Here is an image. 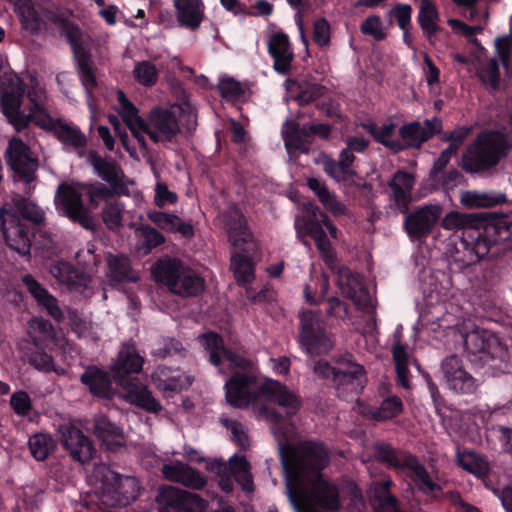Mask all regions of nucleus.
Listing matches in <instances>:
<instances>
[{
  "mask_svg": "<svg viewBox=\"0 0 512 512\" xmlns=\"http://www.w3.org/2000/svg\"><path fill=\"white\" fill-rule=\"evenodd\" d=\"M444 230H462L450 253L452 271L460 272L484 258H497L512 249V220L490 212H448L440 222Z\"/></svg>",
  "mask_w": 512,
  "mask_h": 512,
  "instance_id": "f257e3e1",
  "label": "nucleus"
},
{
  "mask_svg": "<svg viewBox=\"0 0 512 512\" xmlns=\"http://www.w3.org/2000/svg\"><path fill=\"white\" fill-rule=\"evenodd\" d=\"M280 460L287 494L297 512H305L300 489L308 482H311V496L318 506L329 511L341 508L338 487L322 475V470L329 463L328 451L322 443L305 440L297 444H282Z\"/></svg>",
  "mask_w": 512,
  "mask_h": 512,
  "instance_id": "f03ea898",
  "label": "nucleus"
},
{
  "mask_svg": "<svg viewBox=\"0 0 512 512\" xmlns=\"http://www.w3.org/2000/svg\"><path fill=\"white\" fill-rule=\"evenodd\" d=\"M313 371L333 387L338 397L344 400L358 397L368 382L364 366L358 363L355 356L349 352L334 355L330 361L318 360Z\"/></svg>",
  "mask_w": 512,
  "mask_h": 512,
  "instance_id": "7ed1b4c3",
  "label": "nucleus"
},
{
  "mask_svg": "<svg viewBox=\"0 0 512 512\" xmlns=\"http://www.w3.org/2000/svg\"><path fill=\"white\" fill-rule=\"evenodd\" d=\"M512 149L510 138L495 130L480 132L462 155V168L470 174L492 170Z\"/></svg>",
  "mask_w": 512,
  "mask_h": 512,
  "instance_id": "20e7f679",
  "label": "nucleus"
},
{
  "mask_svg": "<svg viewBox=\"0 0 512 512\" xmlns=\"http://www.w3.org/2000/svg\"><path fill=\"white\" fill-rule=\"evenodd\" d=\"M375 459L395 470H408L407 476L415 484L418 491L436 500L444 498L442 486L433 481L426 467L417 456L410 452H398L391 444L375 443L373 446Z\"/></svg>",
  "mask_w": 512,
  "mask_h": 512,
  "instance_id": "39448f33",
  "label": "nucleus"
},
{
  "mask_svg": "<svg viewBox=\"0 0 512 512\" xmlns=\"http://www.w3.org/2000/svg\"><path fill=\"white\" fill-rule=\"evenodd\" d=\"M55 22L59 24L61 34L70 44L79 80L90 98L94 89L98 87L96 68L91 53L93 40L90 35L69 20L57 17Z\"/></svg>",
  "mask_w": 512,
  "mask_h": 512,
  "instance_id": "423d86ee",
  "label": "nucleus"
},
{
  "mask_svg": "<svg viewBox=\"0 0 512 512\" xmlns=\"http://www.w3.org/2000/svg\"><path fill=\"white\" fill-rule=\"evenodd\" d=\"M152 275L157 283L181 297L197 296L204 290V280L177 258L157 260Z\"/></svg>",
  "mask_w": 512,
  "mask_h": 512,
  "instance_id": "0eeeda50",
  "label": "nucleus"
},
{
  "mask_svg": "<svg viewBox=\"0 0 512 512\" xmlns=\"http://www.w3.org/2000/svg\"><path fill=\"white\" fill-rule=\"evenodd\" d=\"M465 351L472 355L479 354V360L490 367L508 373L509 350L492 332L485 329H475L464 337Z\"/></svg>",
  "mask_w": 512,
  "mask_h": 512,
  "instance_id": "6e6552de",
  "label": "nucleus"
},
{
  "mask_svg": "<svg viewBox=\"0 0 512 512\" xmlns=\"http://www.w3.org/2000/svg\"><path fill=\"white\" fill-rule=\"evenodd\" d=\"M93 246L87 250H80L76 254V260L81 269L74 267L71 263L63 260L55 261L50 265L49 273L69 290L81 291L85 289L91 278L89 272L96 266L97 260Z\"/></svg>",
  "mask_w": 512,
  "mask_h": 512,
  "instance_id": "1a4fd4ad",
  "label": "nucleus"
},
{
  "mask_svg": "<svg viewBox=\"0 0 512 512\" xmlns=\"http://www.w3.org/2000/svg\"><path fill=\"white\" fill-rule=\"evenodd\" d=\"M179 112V107L156 106L146 119L137 117V124L154 143L172 142L180 133Z\"/></svg>",
  "mask_w": 512,
  "mask_h": 512,
  "instance_id": "9d476101",
  "label": "nucleus"
},
{
  "mask_svg": "<svg viewBox=\"0 0 512 512\" xmlns=\"http://www.w3.org/2000/svg\"><path fill=\"white\" fill-rule=\"evenodd\" d=\"M443 208L440 204H424L404 213L403 229L412 241H424L440 221Z\"/></svg>",
  "mask_w": 512,
  "mask_h": 512,
  "instance_id": "9b49d317",
  "label": "nucleus"
},
{
  "mask_svg": "<svg viewBox=\"0 0 512 512\" xmlns=\"http://www.w3.org/2000/svg\"><path fill=\"white\" fill-rule=\"evenodd\" d=\"M0 237L20 256H30V227L16 212L0 209Z\"/></svg>",
  "mask_w": 512,
  "mask_h": 512,
  "instance_id": "f8f14e48",
  "label": "nucleus"
},
{
  "mask_svg": "<svg viewBox=\"0 0 512 512\" xmlns=\"http://www.w3.org/2000/svg\"><path fill=\"white\" fill-rule=\"evenodd\" d=\"M300 343L310 355L327 353L331 347L324 322L313 311H306L300 318Z\"/></svg>",
  "mask_w": 512,
  "mask_h": 512,
  "instance_id": "ddd939ff",
  "label": "nucleus"
},
{
  "mask_svg": "<svg viewBox=\"0 0 512 512\" xmlns=\"http://www.w3.org/2000/svg\"><path fill=\"white\" fill-rule=\"evenodd\" d=\"M157 501L159 512H203L207 507L199 495L171 486L160 491Z\"/></svg>",
  "mask_w": 512,
  "mask_h": 512,
  "instance_id": "4468645a",
  "label": "nucleus"
},
{
  "mask_svg": "<svg viewBox=\"0 0 512 512\" xmlns=\"http://www.w3.org/2000/svg\"><path fill=\"white\" fill-rule=\"evenodd\" d=\"M444 379L448 388L459 395H473L477 392L480 382L463 367L457 355L446 357L441 364Z\"/></svg>",
  "mask_w": 512,
  "mask_h": 512,
  "instance_id": "2eb2a0df",
  "label": "nucleus"
},
{
  "mask_svg": "<svg viewBox=\"0 0 512 512\" xmlns=\"http://www.w3.org/2000/svg\"><path fill=\"white\" fill-rule=\"evenodd\" d=\"M441 132L442 122L438 118L425 119L423 123L419 121L405 123L398 130L400 152L407 149H419L425 142Z\"/></svg>",
  "mask_w": 512,
  "mask_h": 512,
  "instance_id": "dca6fc26",
  "label": "nucleus"
},
{
  "mask_svg": "<svg viewBox=\"0 0 512 512\" xmlns=\"http://www.w3.org/2000/svg\"><path fill=\"white\" fill-rule=\"evenodd\" d=\"M257 379L254 375L236 372L225 383V397L229 405L246 408L256 401Z\"/></svg>",
  "mask_w": 512,
  "mask_h": 512,
  "instance_id": "f3484780",
  "label": "nucleus"
},
{
  "mask_svg": "<svg viewBox=\"0 0 512 512\" xmlns=\"http://www.w3.org/2000/svg\"><path fill=\"white\" fill-rule=\"evenodd\" d=\"M55 204L70 220L79 223L84 228H89L91 218L83 203L81 192L75 187L67 183H60L55 195Z\"/></svg>",
  "mask_w": 512,
  "mask_h": 512,
  "instance_id": "a211bd4d",
  "label": "nucleus"
},
{
  "mask_svg": "<svg viewBox=\"0 0 512 512\" xmlns=\"http://www.w3.org/2000/svg\"><path fill=\"white\" fill-rule=\"evenodd\" d=\"M7 163L13 172L25 184L30 185L36 179L38 162L30 156L29 147L21 139H12L7 149Z\"/></svg>",
  "mask_w": 512,
  "mask_h": 512,
  "instance_id": "6ab92c4d",
  "label": "nucleus"
},
{
  "mask_svg": "<svg viewBox=\"0 0 512 512\" xmlns=\"http://www.w3.org/2000/svg\"><path fill=\"white\" fill-rule=\"evenodd\" d=\"M204 337L206 350L209 351V361L212 365L220 366L223 361H228L229 367L232 369L252 370L253 362L231 348L226 347L223 338L218 333L209 332Z\"/></svg>",
  "mask_w": 512,
  "mask_h": 512,
  "instance_id": "aec40b11",
  "label": "nucleus"
},
{
  "mask_svg": "<svg viewBox=\"0 0 512 512\" xmlns=\"http://www.w3.org/2000/svg\"><path fill=\"white\" fill-rule=\"evenodd\" d=\"M61 443L70 456L79 463H87L96 450L91 439L73 424H64L59 429Z\"/></svg>",
  "mask_w": 512,
  "mask_h": 512,
  "instance_id": "412c9836",
  "label": "nucleus"
},
{
  "mask_svg": "<svg viewBox=\"0 0 512 512\" xmlns=\"http://www.w3.org/2000/svg\"><path fill=\"white\" fill-rule=\"evenodd\" d=\"M138 480L132 476L111 473V478L103 482V492L111 497L114 505L126 506L135 501L140 495Z\"/></svg>",
  "mask_w": 512,
  "mask_h": 512,
  "instance_id": "4be33fe9",
  "label": "nucleus"
},
{
  "mask_svg": "<svg viewBox=\"0 0 512 512\" xmlns=\"http://www.w3.org/2000/svg\"><path fill=\"white\" fill-rule=\"evenodd\" d=\"M87 161L101 180L112 188L118 189L120 193L129 194L128 187L124 182L125 174L115 159L104 158L97 151L90 150Z\"/></svg>",
  "mask_w": 512,
  "mask_h": 512,
  "instance_id": "5701e85b",
  "label": "nucleus"
},
{
  "mask_svg": "<svg viewBox=\"0 0 512 512\" xmlns=\"http://www.w3.org/2000/svg\"><path fill=\"white\" fill-rule=\"evenodd\" d=\"M144 364V357L139 354L133 342L122 343L117 359L111 369L114 373L117 384L122 385L131 374L141 372Z\"/></svg>",
  "mask_w": 512,
  "mask_h": 512,
  "instance_id": "b1692460",
  "label": "nucleus"
},
{
  "mask_svg": "<svg viewBox=\"0 0 512 512\" xmlns=\"http://www.w3.org/2000/svg\"><path fill=\"white\" fill-rule=\"evenodd\" d=\"M229 239L233 247L245 252H253L255 243L250 233L242 211L237 207H231L225 215Z\"/></svg>",
  "mask_w": 512,
  "mask_h": 512,
  "instance_id": "393cba45",
  "label": "nucleus"
},
{
  "mask_svg": "<svg viewBox=\"0 0 512 512\" xmlns=\"http://www.w3.org/2000/svg\"><path fill=\"white\" fill-rule=\"evenodd\" d=\"M22 281L37 305L45 309L54 321L61 323L64 320V314L56 297L30 274L25 275Z\"/></svg>",
  "mask_w": 512,
  "mask_h": 512,
  "instance_id": "a878e982",
  "label": "nucleus"
},
{
  "mask_svg": "<svg viewBox=\"0 0 512 512\" xmlns=\"http://www.w3.org/2000/svg\"><path fill=\"white\" fill-rule=\"evenodd\" d=\"M121 386L125 398L131 404L152 413H157L162 409L152 392L138 378L127 379Z\"/></svg>",
  "mask_w": 512,
  "mask_h": 512,
  "instance_id": "bb28decb",
  "label": "nucleus"
},
{
  "mask_svg": "<svg viewBox=\"0 0 512 512\" xmlns=\"http://www.w3.org/2000/svg\"><path fill=\"white\" fill-rule=\"evenodd\" d=\"M162 473L166 479L195 490H200L207 484L206 478L197 469L182 462L163 465Z\"/></svg>",
  "mask_w": 512,
  "mask_h": 512,
  "instance_id": "cd10ccee",
  "label": "nucleus"
},
{
  "mask_svg": "<svg viewBox=\"0 0 512 512\" xmlns=\"http://www.w3.org/2000/svg\"><path fill=\"white\" fill-rule=\"evenodd\" d=\"M176 18L179 25L185 29L196 31L205 18L203 0H174Z\"/></svg>",
  "mask_w": 512,
  "mask_h": 512,
  "instance_id": "c85d7f7f",
  "label": "nucleus"
},
{
  "mask_svg": "<svg viewBox=\"0 0 512 512\" xmlns=\"http://www.w3.org/2000/svg\"><path fill=\"white\" fill-rule=\"evenodd\" d=\"M81 383L97 398L110 399L113 394L112 381L108 372L92 365L80 376Z\"/></svg>",
  "mask_w": 512,
  "mask_h": 512,
  "instance_id": "c756f323",
  "label": "nucleus"
},
{
  "mask_svg": "<svg viewBox=\"0 0 512 512\" xmlns=\"http://www.w3.org/2000/svg\"><path fill=\"white\" fill-rule=\"evenodd\" d=\"M304 228L306 233L314 240L316 248L318 249L322 260L330 267L338 261L336 252L328 239L321 223L313 217L304 218Z\"/></svg>",
  "mask_w": 512,
  "mask_h": 512,
  "instance_id": "7c9ffc66",
  "label": "nucleus"
},
{
  "mask_svg": "<svg viewBox=\"0 0 512 512\" xmlns=\"http://www.w3.org/2000/svg\"><path fill=\"white\" fill-rule=\"evenodd\" d=\"M268 52L274 60V69L281 74L288 73L293 59L288 35L283 32L273 34L268 42Z\"/></svg>",
  "mask_w": 512,
  "mask_h": 512,
  "instance_id": "2f4dec72",
  "label": "nucleus"
},
{
  "mask_svg": "<svg viewBox=\"0 0 512 512\" xmlns=\"http://www.w3.org/2000/svg\"><path fill=\"white\" fill-rule=\"evenodd\" d=\"M152 380L157 389L164 393H178L187 388L190 383L180 370L159 365L152 374Z\"/></svg>",
  "mask_w": 512,
  "mask_h": 512,
  "instance_id": "473e14b6",
  "label": "nucleus"
},
{
  "mask_svg": "<svg viewBox=\"0 0 512 512\" xmlns=\"http://www.w3.org/2000/svg\"><path fill=\"white\" fill-rule=\"evenodd\" d=\"M360 127L364 129L376 143L381 144L391 153H400V140L392 138L396 130V124L394 122L384 123L382 126H378L375 121L369 119L361 122Z\"/></svg>",
  "mask_w": 512,
  "mask_h": 512,
  "instance_id": "72a5a7b5",
  "label": "nucleus"
},
{
  "mask_svg": "<svg viewBox=\"0 0 512 512\" xmlns=\"http://www.w3.org/2000/svg\"><path fill=\"white\" fill-rule=\"evenodd\" d=\"M147 216L161 230L170 233L178 232L185 238H191L194 235L193 226L188 222L182 221L175 214L154 210L149 211Z\"/></svg>",
  "mask_w": 512,
  "mask_h": 512,
  "instance_id": "f704fd0d",
  "label": "nucleus"
},
{
  "mask_svg": "<svg viewBox=\"0 0 512 512\" xmlns=\"http://www.w3.org/2000/svg\"><path fill=\"white\" fill-rule=\"evenodd\" d=\"M53 135L65 147L79 151V156H83V150L87 146V137L76 125H71L59 119Z\"/></svg>",
  "mask_w": 512,
  "mask_h": 512,
  "instance_id": "c9c22d12",
  "label": "nucleus"
},
{
  "mask_svg": "<svg viewBox=\"0 0 512 512\" xmlns=\"http://www.w3.org/2000/svg\"><path fill=\"white\" fill-rule=\"evenodd\" d=\"M230 262V268L239 286L246 287L254 281L256 264L250 255L233 253Z\"/></svg>",
  "mask_w": 512,
  "mask_h": 512,
  "instance_id": "e433bc0d",
  "label": "nucleus"
},
{
  "mask_svg": "<svg viewBox=\"0 0 512 512\" xmlns=\"http://www.w3.org/2000/svg\"><path fill=\"white\" fill-rule=\"evenodd\" d=\"M336 276V284L344 297L352 296L355 292H359L361 285V277L357 273H353L350 268L340 265L339 261L328 267Z\"/></svg>",
  "mask_w": 512,
  "mask_h": 512,
  "instance_id": "4c0bfd02",
  "label": "nucleus"
},
{
  "mask_svg": "<svg viewBox=\"0 0 512 512\" xmlns=\"http://www.w3.org/2000/svg\"><path fill=\"white\" fill-rule=\"evenodd\" d=\"M263 393L278 405L288 408L289 414L294 415L300 407L299 399L278 381H273L263 387Z\"/></svg>",
  "mask_w": 512,
  "mask_h": 512,
  "instance_id": "58836bf2",
  "label": "nucleus"
},
{
  "mask_svg": "<svg viewBox=\"0 0 512 512\" xmlns=\"http://www.w3.org/2000/svg\"><path fill=\"white\" fill-rule=\"evenodd\" d=\"M404 410V405L400 397L391 395L384 398L379 406H370L366 415L375 421L385 422L398 417Z\"/></svg>",
  "mask_w": 512,
  "mask_h": 512,
  "instance_id": "ea45409f",
  "label": "nucleus"
},
{
  "mask_svg": "<svg viewBox=\"0 0 512 512\" xmlns=\"http://www.w3.org/2000/svg\"><path fill=\"white\" fill-rule=\"evenodd\" d=\"M15 11L25 30L32 34L40 31L43 20L31 0H15Z\"/></svg>",
  "mask_w": 512,
  "mask_h": 512,
  "instance_id": "a19ab883",
  "label": "nucleus"
},
{
  "mask_svg": "<svg viewBox=\"0 0 512 512\" xmlns=\"http://www.w3.org/2000/svg\"><path fill=\"white\" fill-rule=\"evenodd\" d=\"M108 277L111 282H136L138 277L133 275L130 260L125 255L112 256L108 260Z\"/></svg>",
  "mask_w": 512,
  "mask_h": 512,
  "instance_id": "79ce46f5",
  "label": "nucleus"
},
{
  "mask_svg": "<svg viewBox=\"0 0 512 512\" xmlns=\"http://www.w3.org/2000/svg\"><path fill=\"white\" fill-rule=\"evenodd\" d=\"M308 187L316 194L322 205L330 212L336 215L344 213L345 207L339 202L336 196L329 191L326 184L317 179L309 178L307 181Z\"/></svg>",
  "mask_w": 512,
  "mask_h": 512,
  "instance_id": "37998d69",
  "label": "nucleus"
},
{
  "mask_svg": "<svg viewBox=\"0 0 512 512\" xmlns=\"http://www.w3.org/2000/svg\"><path fill=\"white\" fill-rule=\"evenodd\" d=\"M506 201V195L503 193L466 191L461 195V203L467 208L493 207Z\"/></svg>",
  "mask_w": 512,
  "mask_h": 512,
  "instance_id": "c03bdc74",
  "label": "nucleus"
},
{
  "mask_svg": "<svg viewBox=\"0 0 512 512\" xmlns=\"http://www.w3.org/2000/svg\"><path fill=\"white\" fill-rule=\"evenodd\" d=\"M439 19V13L433 2L427 0L421 1L417 21L423 31V34L431 39L439 30L436 22Z\"/></svg>",
  "mask_w": 512,
  "mask_h": 512,
  "instance_id": "a18cd8bd",
  "label": "nucleus"
},
{
  "mask_svg": "<svg viewBox=\"0 0 512 512\" xmlns=\"http://www.w3.org/2000/svg\"><path fill=\"white\" fill-rule=\"evenodd\" d=\"M94 434L107 447L122 446V443L116 440L122 434L121 429L112 423L106 416H99L94 421Z\"/></svg>",
  "mask_w": 512,
  "mask_h": 512,
  "instance_id": "49530a36",
  "label": "nucleus"
},
{
  "mask_svg": "<svg viewBox=\"0 0 512 512\" xmlns=\"http://www.w3.org/2000/svg\"><path fill=\"white\" fill-rule=\"evenodd\" d=\"M31 455L37 461H44L56 448L53 437L46 433H36L28 441Z\"/></svg>",
  "mask_w": 512,
  "mask_h": 512,
  "instance_id": "de8ad7c7",
  "label": "nucleus"
},
{
  "mask_svg": "<svg viewBox=\"0 0 512 512\" xmlns=\"http://www.w3.org/2000/svg\"><path fill=\"white\" fill-rule=\"evenodd\" d=\"M84 188L86 189L88 201L92 208H97L101 201L107 202L114 196L125 195L124 193H120L118 189H114L109 185L106 186L100 182L85 184Z\"/></svg>",
  "mask_w": 512,
  "mask_h": 512,
  "instance_id": "09e8293b",
  "label": "nucleus"
},
{
  "mask_svg": "<svg viewBox=\"0 0 512 512\" xmlns=\"http://www.w3.org/2000/svg\"><path fill=\"white\" fill-rule=\"evenodd\" d=\"M14 206L17 212L20 213L23 221L27 220L35 225H39L45 219L42 209L28 198L17 197L14 199Z\"/></svg>",
  "mask_w": 512,
  "mask_h": 512,
  "instance_id": "8fccbe9b",
  "label": "nucleus"
},
{
  "mask_svg": "<svg viewBox=\"0 0 512 512\" xmlns=\"http://www.w3.org/2000/svg\"><path fill=\"white\" fill-rule=\"evenodd\" d=\"M28 363L35 369L42 372L56 371L54 366L53 357L45 352L36 341L34 340V347L30 349L27 355Z\"/></svg>",
  "mask_w": 512,
  "mask_h": 512,
  "instance_id": "3c124183",
  "label": "nucleus"
},
{
  "mask_svg": "<svg viewBox=\"0 0 512 512\" xmlns=\"http://www.w3.org/2000/svg\"><path fill=\"white\" fill-rule=\"evenodd\" d=\"M24 88L18 85L16 88H11L5 91L0 98L2 112L5 116L13 113L18 114L23 102Z\"/></svg>",
  "mask_w": 512,
  "mask_h": 512,
  "instance_id": "603ef678",
  "label": "nucleus"
},
{
  "mask_svg": "<svg viewBox=\"0 0 512 512\" xmlns=\"http://www.w3.org/2000/svg\"><path fill=\"white\" fill-rule=\"evenodd\" d=\"M132 73L134 79L145 87L155 85L158 80V69L150 61L137 62Z\"/></svg>",
  "mask_w": 512,
  "mask_h": 512,
  "instance_id": "864d4df0",
  "label": "nucleus"
},
{
  "mask_svg": "<svg viewBox=\"0 0 512 512\" xmlns=\"http://www.w3.org/2000/svg\"><path fill=\"white\" fill-rule=\"evenodd\" d=\"M137 233L140 237L141 249H143L145 254L150 253L154 248L165 242V237L149 225H140Z\"/></svg>",
  "mask_w": 512,
  "mask_h": 512,
  "instance_id": "5fc2aeb1",
  "label": "nucleus"
},
{
  "mask_svg": "<svg viewBox=\"0 0 512 512\" xmlns=\"http://www.w3.org/2000/svg\"><path fill=\"white\" fill-rule=\"evenodd\" d=\"M325 173L337 182H345L355 176L353 169H347L337 160L325 155L322 160Z\"/></svg>",
  "mask_w": 512,
  "mask_h": 512,
  "instance_id": "6e6d98bb",
  "label": "nucleus"
},
{
  "mask_svg": "<svg viewBox=\"0 0 512 512\" xmlns=\"http://www.w3.org/2000/svg\"><path fill=\"white\" fill-rule=\"evenodd\" d=\"M30 117L40 128L54 133L60 118L54 119L37 101L31 99Z\"/></svg>",
  "mask_w": 512,
  "mask_h": 512,
  "instance_id": "4d7b16f0",
  "label": "nucleus"
},
{
  "mask_svg": "<svg viewBox=\"0 0 512 512\" xmlns=\"http://www.w3.org/2000/svg\"><path fill=\"white\" fill-rule=\"evenodd\" d=\"M124 206L119 202H107L102 210V220L109 230H117L123 226Z\"/></svg>",
  "mask_w": 512,
  "mask_h": 512,
  "instance_id": "13d9d810",
  "label": "nucleus"
},
{
  "mask_svg": "<svg viewBox=\"0 0 512 512\" xmlns=\"http://www.w3.org/2000/svg\"><path fill=\"white\" fill-rule=\"evenodd\" d=\"M159 346L154 349L153 356L157 358H167L175 355L184 356L185 348L181 341L173 337H165L159 341Z\"/></svg>",
  "mask_w": 512,
  "mask_h": 512,
  "instance_id": "bf43d9fd",
  "label": "nucleus"
},
{
  "mask_svg": "<svg viewBox=\"0 0 512 512\" xmlns=\"http://www.w3.org/2000/svg\"><path fill=\"white\" fill-rule=\"evenodd\" d=\"M459 465L467 472L477 476L484 477L489 473V465L487 461L477 457L474 453H469L467 458L459 457Z\"/></svg>",
  "mask_w": 512,
  "mask_h": 512,
  "instance_id": "052dcab7",
  "label": "nucleus"
},
{
  "mask_svg": "<svg viewBox=\"0 0 512 512\" xmlns=\"http://www.w3.org/2000/svg\"><path fill=\"white\" fill-rule=\"evenodd\" d=\"M218 90L222 98L229 101L238 100L244 94L241 83L231 77L221 78L218 83Z\"/></svg>",
  "mask_w": 512,
  "mask_h": 512,
  "instance_id": "680f3d73",
  "label": "nucleus"
},
{
  "mask_svg": "<svg viewBox=\"0 0 512 512\" xmlns=\"http://www.w3.org/2000/svg\"><path fill=\"white\" fill-rule=\"evenodd\" d=\"M10 405L14 413L21 417L28 416L33 410L31 398L24 390L16 391L11 395Z\"/></svg>",
  "mask_w": 512,
  "mask_h": 512,
  "instance_id": "e2e57ef3",
  "label": "nucleus"
},
{
  "mask_svg": "<svg viewBox=\"0 0 512 512\" xmlns=\"http://www.w3.org/2000/svg\"><path fill=\"white\" fill-rule=\"evenodd\" d=\"M360 31L364 35L372 36L374 40L381 41L387 36V33L382 27V22L379 16L371 15L367 17L360 25Z\"/></svg>",
  "mask_w": 512,
  "mask_h": 512,
  "instance_id": "0e129e2a",
  "label": "nucleus"
},
{
  "mask_svg": "<svg viewBox=\"0 0 512 512\" xmlns=\"http://www.w3.org/2000/svg\"><path fill=\"white\" fill-rule=\"evenodd\" d=\"M299 89L300 91L295 98L299 106H304L317 100L325 92V87L316 83L300 85Z\"/></svg>",
  "mask_w": 512,
  "mask_h": 512,
  "instance_id": "69168bd1",
  "label": "nucleus"
},
{
  "mask_svg": "<svg viewBox=\"0 0 512 512\" xmlns=\"http://www.w3.org/2000/svg\"><path fill=\"white\" fill-rule=\"evenodd\" d=\"M305 217H315L321 226H325L332 238H337L338 229L334 225V223L329 219L328 215L320 210V208L315 204L309 202L305 205Z\"/></svg>",
  "mask_w": 512,
  "mask_h": 512,
  "instance_id": "338daca9",
  "label": "nucleus"
},
{
  "mask_svg": "<svg viewBox=\"0 0 512 512\" xmlns=\"http://www.w3.org/2000/svg\"><path fill=\"white\" fill-rule=\"evenodd\" d=\"M481 82L497 90L500 84V69L496 59H491L487 66L479 74Z\"/></svg>",
  "mask_w": 512,
  "mask_h": 512,
  "instance_id": "774afa93",
  "label": "nucleus"
}]
</instances>
